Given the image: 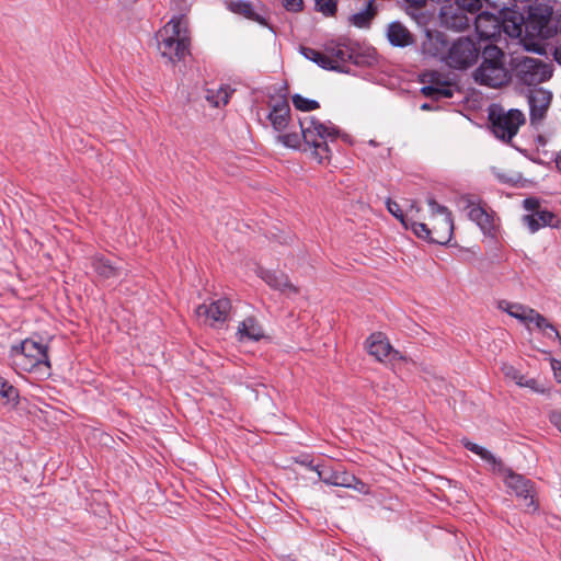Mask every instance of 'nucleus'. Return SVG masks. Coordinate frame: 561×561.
I'll use <instances>...</instances> for the list:
<instances>
[{"label": "nucleus", "instance_id": "nucleus-34", "mask_svg": "<svg viewBox=\"0 0 561 561\" xmlns=\"http://www.w3.org/2000/svg\"><path fill=\"white\" fill-rule=\"evenodd\" d=\"M294 106L302 112H310L320 107V104L316 100L307 99L300 94H294L291 96Z\"/></svg>", "mask_w": 561, "mask_h": 561}, {"label": "nucleus", "instance_id": "nucleus-44", "mask_svg": "<svg viewBox=\"0 0 561 561\" xmlns=\"http://www.w3.org/2000/svg\"><path fill=\"white\" fill-rule=\"evenodd\" d=\"M538 382L536 379L531 378V379H524L523 383L520 387H527V388H530L537 392H542L543 390L538 388Z\"/></svg>", "mask_w": 561, "mask_h": 561}, {"label": "nucleus", "instance_id": "nucleus-18", "mask_svg": "<svg viewBox=\"0 0 561 561\" xmlns=\"http://www.w3.org/2000/svg\"><path fill=\"white\" fill-rule=\"evenodd\" d=\"M428 82V85H424L421 89V92L424 96L435 101L442 99H450L454 96V91L450 88V84L447 81L443 80L439 73H431Z\"/></svg>", "mask_w": 561, "mask_h": 561}, {"label": "nucleus", "instance_id": "nucleus-2", "mask_svg": "<svg viewBox=\"0 0 561 561\" xmlns=\"http://www.w3.org/2000/svg\"><path fill=\"white\" fill-rule=\"evenodd\" d=\"M162 57L175 64L190 54V35L185 15L173 16L157 34Z\"/></svg>", "mask_w": 561, "mask_h": 561}, {"label": "nucleus", "instance_id": "nucleus-30", "mask_svg": "<svg viewBox=\"0 0 561 561\" xmlns=\"http://www.w3.org/2000/svg\"><path fill=\"white\" fill-rule=\"evenodd\" d=\"M19 398V390L5 378L0 377V404L15 407Z\"/></svg>", "mask_w": 561, "mask_h": 561}, {"label": "nucleus", "instance_id": "nucleus-12", "mask_svg": "<svg viewBox=\"0 0 561 561\" xmlns=\"http://www.w3.org/2000/svg\"><path fill=\"white\" fill-rule=\"evenodd\" d=\"M366 348L369 355L377 360L382 362L385 358L390 360H404V356L394 350L389 343L387 336L381 332H375L366 340Z\"/></svg>", "mask_w": 561, "mask_h": 561}, {"label": "nucleus", "instance_id": "nucleus-24", "mask_svg": "<svg viewBox=\"0 0 561 561\" xmlns=\"http://www.w3.org/2000/svg\"><path fill=\"white\" fill-rule=\"evenodd\" d=\"M466 208L469 209L468 216L469 218L474 221L480 229L486 233L491 232L493 229V219L490 214L486 213V210L480 206L479 204H476L471 199H466Z\"/></svg>", "mask_w": 561, "mask_h": 561}, {"label": "nucleus", "instance_id": "nucleus-10", "mask_svg": "<svg viewBox=\"0 0 561 561\" xmlns=\"http://www.w3.org/2000/svg\"><path fill=\"white\" fill-rule=\"evenodd\" d=\"M324 50L330 58L332 66L336 69H331L337 72H350V64L358 65L360 62V55L356 47L348 42H332L325 45Z\"/></svg>", "mask_w": 561, "mask_h": 561}, {"label": "nucleus", "instance_id": "nucleus-33", "mask_svg": "<svg viewBox=\"0 0 561 561\" xmlns=\"http://www.w3.org/2000/svg\"><path fill=\"white\" fill-rule=\"evenodd\" d=\"M231 90L229 87H220L218 90H207L206 99L215 107L226 105L229 101Z\"/></svg>", "mask_w": 561, "mask_h": 561}, {"label": "nucleus", "instance_id": "nucleus-35", "mask_svg": "<svg viewBox=\"0 0 561 561\" xmlns=\"http://www.w3.org/2000/svg\"><path fill=\"white\" fill-rule=\"evenodd\" d=\"M314 7L323 15L334 16L337 11V0H314Z\"/></svg>", "mask_w": 561, "mask_h": 561}, {"label": "nucleus", "instance_id": "nucleus-29", "mask_svg": "<svg viewBox=\"0 0 561 561\" xmlns=\"http://www.w3.org/2000/svg\"><path fill=\"white\" fill-rule=\"evenodd\" d=\"M300 53L306 59L313 61L322 69H336L335 66H332L325 50L321 53L311 47L300 46Z\"/></svg>", "mask_w": 561, "mask_h": 561}, {"label": "nucleus", "instance_id": "nucleus-20", "mask_svg": "<svg viewBox=\"0 0 561 561\" xmlns=\"http://www.w3.org/2000/svg\"><path fill=\"white\" fill-rule=\"evenodd\" d=\"M318 473L319 480L329 485L343 486L345 488L347 481H350V474L347 471L342 470L341 466L337 468L317 466L312 467Z\"/></svg>", "mask_w": 561, "mask_h": 561}, {"label": "nucleus", "instance_id": "nucleus-52", "mask_svg": "<svg viewBox=\"0 0 561 561\" xmlns=\"http://www.w3.org/2000/svg\"><path fill=\"white\" fill-rule=\"evenodd\" d=\"M411 208H415V209H416V211H419V210H420V208H419V207H415L414 203H413V204H411Z\"/></svg>", "mask_w": 561, "mask_h": 561}, {"label": "nucleus", "instance_id": "nucleus-1", "mask_svg": "<svg viewBox=\"0 0 561 561\" xmlns=\"http://www.w3.org/2000/svg\"><path fill=\"white\" fill-rule=\"evenodd\" d=\"M300 134L287 133L277 136L279 142L293 149H299L304 144V151H310L319 163L331 159L330 142H334L341 135L339 127L331 122H320L314 116L299 119Z\"/></svg>", "mask_w": 561, "mask_h": 561}, {"label": "nucleus", "instance_id": "nucleus-39", "mask_svg": "<svg viewBox=\"0 0 561 561\" xmlns=\"http://www.w3.org/2000/svg\"><path fill=\"white\" fill-rule=\"evenodd\" d=\"M455 3L470 14H476L482 7V0H455Z\"/></svg>", "mask_w": 561, "mask_h": 561}, {"label": "nucleus", "instance_id": "nucleus-19", "mask_svg": "<svg viewBox=\"0 0 561 561\" xmlns=\"http://www.w3.org/2000/svg\"><path fill=\"white\" fill-rule=\"evenodd\" d=\"M267 118L276 131L285 130L290 121V106L288 101L280 98L273 102Z\"/></svg>", "mask_w": 561, "mask_h": 561}, {"label": "nucleus", "instance_id": "nucleus-50", "mask_svg": "<svg viewBox=\"0 0 561 561\" xmlns=\"http://www.w3.org/2000/svg\"><path fill=\"white\" fill-rule=\"evenodd\" d=\"M422 110H430V105L427 103H424L422 106H421Z\"/></svg>", "mask_w": 561, "mask_h": 561}, {"label": "nucleus", "instance_id": "nucleus-15", "mask_svg": "<svg viewBox=\"0 0 561 561\" xmlns=\"http://www.w3.org/2000/svg\"><path fill=\"white\" fill-rule=\"evenodd\" d=\"M468 13V11L457 5L455 2L443 5L439 13L442 25L446 28L463 31L470 25Z\"/></svg>", "mask_w": 561, "mask_h": 561}, {"label": "nucleus", "instance_id": "nucleus-17", "mask_svg": "<svg viewBox=\"0 0 561 561\" xmlns=\"http://www.w3.org/2000/svg\"><path fill=\"white\" fill-rule=\"evenodd\" d=\"M477 33L481 39H489L500 35L502 23L499 18L490 12H481L474 19Z\"/></svg>", "mask_w": 561, "mask_h": 561}, {"label": "nucleus", "instance_id": "nucleus-38", "mask_svg": "<svg viewBox=\"0 0 561 561\" xmlns=\"http://www.w3.org/2000/svg\"><path fill=\"white\" fill-rule=\"evenodd\" d=\"M529 314L530 317L528 323H535L536 328L539 329L540 331L547 330V328H549V324H551V322H549L547 318L537 312L535 309L530 310Z\"/></svg>", "mask_w": 561, "mask_h": 561}, {"label": "nucleus", "instance_id": "nucleus-49", "mask_svg": "<svg viewBox=\"0 0 561 561\" xmlns=\"http://www.w3.org/2000/svg\"><path fill=\"white\" fill-rule=\"evenodd\" d=\"M444 233V226L440 224V228H437V233H433L434 237L439 238Z\"/></svg>", "mask_w": 561, "mask_h": 561}, {"label": "nucleus", "instance_id": "nucleus-37", "mask_svg": "<svg viewBox=\"0 0 561 561\" xmlns=\"http://www.w3.org/2000/svg\"><path fill=\"white\" fill-rule=\"evenodd\" d=\"M347 483L348 484L345 485V488H347V489H353L362 494L370 493L369 486L352 473L350 474V481H347Z\"/></svg>", "mask_w": 561, "mask_h": 561}, {"label": "nucleus", "instance_id": "nucleus-9", "mask_svg": "<svg viewBox=\"0 0 561 561\" xmlns=\"http://www.w3.org/2000/svg\"><path fill=\"white\" fill-rule=\"evenodd\" d=\"M523 207L525 210L530 211V214L522 217V222L528 228L529 232L535 233L543 227L559 228L561 222L559 217L547 208H542L539 198H525Z\"/></svg>", "mask_w": 561, "mask_h": 561}, {"label": "nucleus", "instance_id": "nucleus-4", "mask_svg": "<svg viewBox=\"0 0 561 561\" xmlns=\"http://www.w3.org/2000/svg\"><path fill=\"white\" fill-rule=\"evenodd\" d=\"M9 358L15 368L23 371L48 373L50 369L48 347L32 339H25L21 343L12 345Z\"/></svg>", "mask_w": 561, "mask_h": 561}, {"label": "nucleus", "instance_id": "nucleus-31", "mask_svg": "<svg viewBox=\"0 0 561 561\" xmlns=\"http://www.w3.org/2000/svg\"><path fill=\"white\" fill-rule=\"evenodd\" d=\"M462 444L465 446L466 449L470 450L471 453L478 455L481 457V459H483L484 461L489 462L490 465L493 466V468H500L502 469L503 467V462L502 460L497 459L491 451H489L488 449L479 446L478 444L476 443H472L468 439H465L462 440Z\"/></svg>", "mask_w": 561, "mask_h": 561}, {"label": "nucleus", "instance_id": "nucleus-21", "mask_svg": "<svg viewBox=\"0 0 561 561\" xmlns=\"http://www.w3.org/2000/svg\"><path fill=\"white\" fill-rule=\"evenodd\" d=\"M427 204L433 214H440L444 216L442 220V225L444 226V233L442 237L435 239V241L442 245L447 244L450 241L454 231V221L451 218V213L448 210L447 207L439 205L432 197L427 199Z\"/></svg>", "mask_w": 561, "mask_h": 561}, {"label": "nucleus", "instance_id": "nucleus-22", "mask_svg": "<svg viewBox=\"0 0 561 561\" xmlns=\"http://www.w3.org/2000/svg\"><path fill=\"white\" fill-rule=\"evenodd\" d=\"M387 38L394 47H407L414 43L413 35L401 22H391L387 28Z\"/></svg>", "mask_w": 561, "mask_h": 561}, {"label": "nucleus", "instance_id": "nucleus-25", "mask_svg": "<svg viewBox=\"0 0 561 561\" xmlns=\"http://www.w3.org/2000/svg\"><path fill=\"white\" fill-rule=\"evenodd\" d=\"M92 266L94 272L104 279L118 277L122 270V266L103 255L93 256Z\"/></svg>", "mask_w": 561, "mask_h": 561}, {"label": "nucleus", "instance_id": "nucleus-28", "mask_svg": "<svg viewBox=\"0 0 561 561\" xmlns=\"http://www.w3.org/2000/svg\"><path fill=\"white\" fill-rule=\"evenodd\" d=\"M499 308L507 312L511 317L525 323H528L530 317L529 311L534 310L533 308L526 307L522 304H514L506 300L500 301Z\"/></svg>", "mask_w": 561, "mask_h": 561}, {"label": "nucleus", "instance_id": "nucleus-8", "mask_svg": "<svg viewBox=\"0 0 561 561\" xmlns=\"http://www.w3.org/2000/svg\"><path fill=\"white\" fill-rule=\"evenodd\" d=\"M552 64L534 57H523L515 65L514 71L518 82L526 85H538L549 80L553 72Z\"/></svg>", "mask_w": 561, "mask_h": 561}, {"label": "nucleus", "instance_id": "nucleus-46", "mask_svg": "<svg viewBox=\"0 0 561 561\" xmlns=\"http://www.w3.org/2000/svg\"><path fill=\"white\" fill-rule=\"evenodd\" d=\"M297 462L308 467L310 470L314 469L312 467H317L318 465H313L311 460H308V456H301L299 459L296 460Z\"/></svg>", "mask_w": 561, "mask_h": 561}, {"label": "nucleus", "instance_id": "nucleus-45", "mask_svg": "<svg viewBox=\"0 0 561 561\" xmlns=\"http://www.w3.org/2000/svg\"><path fill=\"white\" fill-rule=\"evenodd\" d=\"M551 367H552L556 380L558 382H561V363L559 360L553 359L551 362Z\"/></svg>", "mask_w": 561, "mask_h": 561}, {"label": "nucleus", "instance_id": "nucleus-11", "mask_svg": "<svg viewBox=\"0 0 561 561\" xmlns=\"http://www.w3.org/2000/svg\"><path fill=\"white\" fill-rule=\"evenodd\" d=\"M499 471H503L506 473L505 477V484L508 489H511L517 497H523L524 500H529L528 503H526V506L531 510L533 512L537 511L538 504L535 501V486L534 482L526 477L515 473L508 468H505L504 466L502 469L496 468Z\"/></svg>", "mask_w": 561, "mask_h": 561}, {"label": "nucleus", "instance_id": "nucleus-47", "mask_svg": "<svg viewBox=\"0 0 561 561\" xmlns=\"http://www.w3.org/2000/svg\"><path fill=\"white\" fill-rule=\"evenodd\" d=\"M404 1L415 9H420V8L424 7L427 2V0H404Z\"/></svg>", "mask_w": 561, "mask_h": 561}, {"label": "nucleus", "instance_id": "nucleus-42", "mask_svg": "<svg viewBox=\"0 0 561 561\" xmlns=\"http://www.w3.org/2000/svg\"><path fill=\"white\" fill-rule=\"evenodd\" d=\"M549 420L561 432V411L550 412Z\"/></svg>", "mask_w": 561, "mask_h": 561}, {"label": "nucleus", "instance_id": "nucleus-26", "mask_svg": "<svg viewBox=\"0 0 561 561\" xmlns=\"http://www.w3.org/2000/svg\"><path fill=\"white\" fill-rule=\"evenodd\" d=\"M239 341H259L264 336L262 327L254 317L245 318L238 327Z\"/></svg>", "mask_w": 561, "mask_h": 561}, {"label": "nucleus", "instance_id": "nucleus-41", "mask_svg": "<svg viewBox=\"0 0 561 561\" xmlns=\"http://www.w3.org/2000/svg\"><path fill=\"white\" fill-rule=\"evenodd\" d=\"M283 5L287 11L299 12L304 8V0H283Z\"/></svg>", "mask_w": 561, "mask_h": 561}, {"label": "nucleus", "instance_id": "nucleus-43", "mask_svg": "<svg viewBox=\"0 0 561 561\" xmlns=\"http://www.w3.org/2000/svg\"><path fill=\"white\" fill-rule=\"evenodd\" d=\"M542 333L549 337V339H552V340H556V339H559L560 335H559V332L557 330V328L551 323L549 324V328H547V330H543Z\"/></svg>", "mask_w": 561, "mask_h": 561}, {"label": "nucleus", "instance_id": "nucleus-3", "mask_svg": "<svg viewBox=\"0 0 561 561\" xmlns=\"http://www.w3.org/2000/svg\"><path fill=\"white\" fill-rule=\"evenodd\" d=\"M482 61L473 72L474 81L480 85L489 88H501L508 83L511 73L505 67L504 51L493 44L483 47Z\"/></svg>", "mask_w": 561, "mask_h": 561}, {"label": "nucleus", "instance_id": "nucleus-7", "mask_svg": "<svg viewBox=\"0 0 561 561\" xmlns=\"http://www.w3.org/2000/svg\"><path fill=\"white\" fill-rule=\"evenodd\" d=\"M489 121L494 136L510 142L525 123V116L519 110L491 108Z\"/></svg>", "mask_w": 561, "mask_h": 561}, {"label": "nucleus", "instance_id": "nucleus-32", "mask_svg": "<svg viewBox=\"0 0 561 561\" xmlns=\"http://www.w3.org/2000/svg\"><path fill=\"white\" fill-rule=\"evenodd\" d=\"M408 229H411L417 238L423 239L430 243L438 244L435 241V239L437 238L433 236V233H437V227H433V229H430L427 225L423 222H417L410 218Z\"/></svg>", "mask_w": 561, "mask_h": 561}, {"label": "nucleus", "instance_id": "nucleus-13", "mask_svg": "<svg viewBox=\"0 0 561 561\" xmlns=\"http://www.w3.org/2000/svg\"><path fill=\"white\" fill-rule=\"evenodd\" d=\"M230 310V300L228 298H220L210 305H199L196 308V314L199 319H204L206 323L214 327L216 323H224L228 319Z\"/></svg>", "mask_w": 561, "mask_h": 561}, {"label": "nucleus", "instance_id": "nucleus-27", "mask_svg": "<svg viewBox=\"0 0 561 561\" xmlns=\"http://www.w3.org/2000/svg\"><path fill=\"white\" fill-rule=\"evenodd\" d=\"M378 8L375 0H369L366 7L350 18V22L359 28H367L377 14Z\"/></svg>", "mask_w": 561, "mask_h": 561}, {"label": "nucleus", "instance_id": "nucleus-6", "mask_svg": "<svg viewBox=\"0 0 561 561\" xmlns=\"http://www.w3.org/2000/svg\"><path fill=\"white\" fill-rule=\"evenodd\" d=\"M481 41L471 37H459L448 48L445 62L448 67L465 70L473 66L482 55Z\"/></svg>", "mask_w": 561, "mask_h": 561}, {"label": "nucleus", "instance_id": "nucleus-23", "mask_svg": "<svg viewBox=\"0 0 561 561\" xmlns=\"http://www.w3.org/2000/svg\"><path fill=\"white\" fill-rule=\"evenodd\" d=\"M228 9L232 13L241 15L250 21L256 22L261 25H267L265 16L257 12L254 5L249 1L232 0L228 2Z\"/></svg>", "mask_w": 561, "mask_h": 561}, {"label": "nucleus", "instance_id": "nucleus-5", "mask_svg": "<svg viewBox=\"0 0 561 561\" xmlns=\"http://www.w3.org/2000/svg\"><path fill=\"white\" fill-rule=\"evenodd\" d=\"M552 8L546 4L530 5L527 18L519 16V22L513 21L515 35H520L522 22L525 24L526 32L531 36H538L548 39L558 34V24L552 16ZM510 34V32L507 31ZM513 35V33H511Z\"/></svg>", "mask_w": 561, "mask_h": 561}, {"label": "nucleus", "instance_id": "nucleus-14", "mask_svg": "<svg viewBox=\"0 0 561 561\" xmlns=\"http://www.w3.org/2000/svg\"><path fill=\"white\" fill-rule=\"evenodd\" d=\"M256 274L274 290H278L287 296L299 294V288L295 286L283 272L259 267Z\"/></svg>", "mask_w": 561, "mask_h": 561}, {"label": "nucleus", "instance_id": "nucleus-51", "mask_svg": "<svg viewBox=\"0 0 561 561\" xmlns=\"http://www.w3.org/2000/svg\"><path fill=\"white\" fill-rule=\"evenodd\" d=\"M557 24H558V33H560V34H561V20H560V21H558V22H557Z\"/></svg>", "mask_w": 561, "mask_h": 561}, {"label": "nucleus", "instance_id": "nucleus-48", "mask_svg": "<svg viewBox=\"0 0 561 561\" xmlns=\"http://www.w3.org/2000/svg\"><path fill=\"white\" fill-rule=\"evenodd\" d=\"M530 0H508L507 3H504V5H508V4H517V3H528Z\"/></svg>", "mask_w": 561, "mask_h": 561}, {"label": "nucleus", "instance_id": "nucleus-16", "mask_svg": "<svg viewBox=\"0 0 561 561\" xmlns=\"http://www.w3.org/2000/svg\"><path fill=\"white\" fill-rule=\"evenodd\" d=\"M552 100V93L542 88L533 89L528 94V103L530 108V119H542L549 108Z\"/></svg>", "mask_w": 561, "mask_h": 561}, {"label": "nucleus", "instance_id": "nucleus-40", "mask_svg": "<svg viewBox=\"0 0 561 561\" xmlns=\"http://www.w3.org/2000/svg\"><path fill=\"white\" fill-rule=\"evenodd\" d=\"M503 374L505 375V377L514 380L518 386H522L525 379V376L513 366H504Z\"/></svg>", "mask_w": 561, "mask_h": 561}, {"label": "nucleus", "instance_id": "nucleus-36", "mask_svg": "<svg viewBox=\"0 0 561 561\" xmlns=\"http://www.w3.org/2000/svg\"><path fill=\"white\" fill-rule=\"evenodd\" d=\"M387 209L391 215H393L397 219L400 220V222L403 225L405 229L409 228L410 218L403 214L400 205L397 202L388 199Z\"/></svg>", "mask_w": 561, "mask_h": 561}]
</instances>
